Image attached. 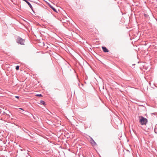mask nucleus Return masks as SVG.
I'll return each instance as SVG.
<instances>
[{
  "mask_svg": "<svg viewBox=\"0 0 157 157\" xmlns=\"http://www.w3.org/2000/svg\"><path fill=\"white\" fill-rule=\"evenodd\" d=\"M139 122L141 125H146L147 122V119L142 116H139Z\"/></svg>",
  "mask_w": 157,
  "mask_h": 157,
  "instance_id": "f257e3e1",
  "label": "nucleus"
},
{
  "mask_svg": "<svg viewBox=\"0 0 157 157\" xmlns=\"http://www.w3.org/2000/svg\"><path fill=\"white\" fill-rule=\"evenodd\" d=\"M17 43L21 45L24 44L25 40L21 38H18L17 39Z\"/></svg>",
  "mask_w": 157,
  "mask_h": 157,
  "instance_id": "f03ea898",
  "label": "nucleus"
},
{
  "mask_svg": "<svg viewBox=\"0 0 157 157\" xmlns=\"http://www.w3.org/2000/svg\"><path fill=\"white\" fill-rule=\"evenodd\" d=\"M102 48L104 52H109L108 50L106 47H102Z\"/></svg>",
  "mask_w": 157,
  "mask_h": 157,
  "instance_id": "7ed1b4c3",
  "label": "nucleus"
},
{
  "mask_svg": "<svg viewBox=\"0 0 157 157\" xmlns=\"http://www.w3.org/2000/svg\"><path fill=\"white\" fill-rule=\"evenodd\" d=\"M49 6L55 12H57L56 10L55 9L53 6H52L51 5L49 4Z\"/></svg>",
  "mask_w": 157,
  "mask_h": 157,
  "instance_id": "20e7f679",
  "label": "nucleus"
},
{
  "mask_svg": "<svg viewBox=\"0 0 157 157\" xmlns=\"http://www.w3.org/2000/svg\"><path fill=\"white\" fill-rule=\"evenodd\" d=\"M40 102L41 103V104H43L44 105H45V102L43 101H40Z\"/></svg>",
  "mask_w": 157,
  "mask_h": 157,
  "instance_id": "39448f33",
  "label": "nucleus"
},
{
  "mask_svg": "<svg viewBox=\"0 0 157 157\" xmlns=\"http://www.w3.org/2000/svg\"><path fill=\"white\" fill-rule=\"evenodd\" d=\"M36 96H38V97H42V95L41 94H36Z\"/></svg>",
  "mask_w": 157,
  "mask_h": 157,
  "instance_id": "423d86ee",
  "label": "nucleus"
},
{
  "mask_svg": "<svg viewBox=\"0 0 157 157\" xmlns=\"http://www.w3.org/2000/svg\"><path fill=\"white\" fill-rule=\"evenodd\" d=\"M19 66H17L16 67V69L17 70H18L19 69Z\"/></svg>",
  "mask_w": 157,
  "mask_h": 157,
  "instance_id": "0eeeda50",
  "label": "nucleus"
},
{
  "mask_svg": "<svg viewBox=\"0 0 157 157\" xmlns=\"http://www.w3.org/2000/svg\"><path fill=\"white\" fill-rule=\"evenodd\" d=\"M93 143H92V144L94 145H94H96V144L95 143V142L94 141H93Z\"/></svg>",
  "mask_w": 157,
  "mask_h": 157,
  "instance_id": "6e6552de",
  "label": "nucleus"
},
{
  "mask_svg": "<svg viewBox=\"0 0 157 157\" xmlns=\"http://www.w3.org/2000/svg\"><path fill=\"white\" fill-rule=\"evenodd\" d=\"M15 98H19V96H16L15 97Z\"/></svg>",
  "mask_w": 157,
  "mask_h": 157,
  "instance_id": "1a4fd4ad",
  "label": "nucleus"
},
{
  "mask_svg": "<svg viewBox=\"0 0 157 157\" xmlns=\"http://www.w3.org/2000/svg\"><path fill=\"white\" fill-rule=\"evenodd\" d=\"M19 109H20L21 110H23V109L22 108H20Z\"/></svg>",
  "mask_w": 157,
  "mask_h": 157,
  "instance_id": "9d476101",
  "label": "nucleus"
},
{
  "mask_svg": "<svg viewBox=\"0 0 157 157\" xmlns=\"http://www.w3.org/2000/svg\"><path fill=\"white\" fill-rule=\"evenodd\" d=\"M4 113H5V112H4Z\"/></svg>",
  "mask_w": 157,
  "mask_h": 157,
  "instance_id": "9b49d317",
  "label": "nucleus"
}]
</instances>
